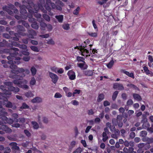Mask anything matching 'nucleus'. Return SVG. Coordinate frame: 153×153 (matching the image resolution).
Masks as SVG:
<instances>
[{"label":"nucleus","mask_w":153,"mask_h":153,"mask_svg":"<svg viewBox=\"0 0 153 153\" xmlns=\"http://www.w3.org/2000/svg\"><path fill=\"white\" fill-rule=\"evenodd\" d=\"M7 58L9 60L8 63L10 64V68L12 69L11 72L15 74H18L20 73H24L28 75L30 73L29 70L27 69H24L23 68H18L17 70H15L17 66L15 64L19 65L20 63V60L21 58L20 57L15 56V54H11L10 56H7Z\"/></svg>","instance_id":"nucleus-1"},{"label":"nucleus","mask_w":153,"mask_h":153,"mask_svg":"<svg viewBox=\"0 0 153 153\" xmlns=\"http://www.w3.org/2000/svg\"><path fill=\"white\" fill-rule=\"evenodd\" d=\"M10 85V82H6V85L8 86L1 85L0 88L3 91L4 94L5 95H10L11 94V91L14 92H17L19 91V88L17 87Z\"/></svg>","instance_id":"nucleus-2"},{"label":"nucleus","mask_w":153,"mask_h":153,"mask_svg":"<svg viewBox=\"0 0 153 153\" xmlns=\"http://www.w3.org/2000/svg\"><path fill=\"white\" fill-rule=\"evenodd\" d=\"M21 75H19L18 74H14L10 76V78L15 80L13 81L14 84L16 85H19L20 86L21 84H26L27 83V81L26 79L22 80L23 78L25 76V74L24 73H20Z\"/></svg>","instance_id":"nucleus-3"},{"label":"nucleus","mask_w":153,"mask_h":153,"mask_svg":"<svg viewBox=\"0 0 153 153\" xmlns=\"http://www.w3.org/2000/svg\"><path fill=\"white\" fill-rule=\"evenodd\" d=\"M2 102L0 101V120H3L9 124H13L14 121L12 119L8 118L6 117L7 113L5 109L2 108Z\"/></svg>","instance_id":"nucleus-4"},{"label":"nucleus","mask_w":153,"mask_h":153,"mask_svg":"<svg viewBox=\"0 0 153 153\" xmlns=\"http://www.w3.org/2000/svg\"><path fill=\"white\" fill-rule=\"evenodd\" d=\"M6 124V122L3 120H0V134H4V131L6 133H10L12 132V130L9 128L7 125H4Z\"/></svg>","instance_id":"nucleus-5"},{"label":"nucleus","mask_w":153,"mask_h":153,"mask_svg":"<svg viewBox=\"0 0 153 153\" xmlns=\"http://www.w3.org/2000/svg\"><path fill=\"white\" fill-rule=\"evenodd\" d=\"M19 51L18 48H11L8 49H4L3 51L5 53H9V56L11 54H15V56H17L19 54L18 52Z\"/></svg>","instance_id":"nucleus-6"},{"label":"nucleus","mask_w":153,"mask_h":153,"mask_svg":"<svg viewBox=\"0 0 153 153\" xmlns=\"http://www.w3.org/2000/svg\"><path fill=\"white\" fill-rule=\"evenodd\" d=\"M49 76L51 79L53 83L56 84L59 79V77L57 75L50 72H49Z\"/></svg>","instance_id":"nucleus-7"},{"label":"nucleus","mask_w":153,"mask_h":153,"mask_svg":"<svg viewBox=\"0 0 153 153\" xmlns=\"http://www.w3.org/2000/svg\"><path fill=\"white\" fill-rule=\"evenodd\" d=\"M113 88L115 89L119 90H123L124 89V87L122 84L118 83H115L114 84Z\"/></svg>","instance_id":"nucleus-8"},{"label":"nucleus","mask_w":153,"mask_h":153,"mask_svg":"<svg viewBox=\"0 0 153 153\" xmlns=\"http://www.w3.org/2000/svg\"><path fill=\"white\" fill-rule=\"evenodd\" d=\"M55 3L57 7L56 10L61 11L62 10V7L64 5L63 3L60 0H57L56 1Z\"/></svg>","instance_id":"nucleus-9"},{"label":"nucleus","mask_w":153,"mask_h":153,"mask_svg":"<svg viewBox=\"0 0 153 153\" xmlns=\"http://www.w3.org/2000/svg\"><path fill=\"white\" fill-rule=\"evenodd\" d=\"M17 32L18 33H20V35L24 36L25 35V34L24 33L21 32V31H25V30L23 26L18 25L17 26Z\"/></svg>","instance_id":"nucleus-10"},{"label":"nucleus","mask_w":153,"mask_h":153,"mask_svg":"<svg viewBox=\"0 0 153 153\" xmlns=\"http://www.w3.org/2000/svg\"><path fill=\"white\" fill-rule=\"evenodd\" d=\"M121 72L126 74L128 76L130 77L133 79L135 78L134 73L133 72L129 73V72L126 71L124 69H123L121 70Z\"/></svg>","instance_id":"nucleus-11"},{"label":"nucleus","mask_w":153,"mask_h":153,"mask_svg":"<svg viewBox=\"0 0 153 153\" xmlns=\"http://www.w3.org/2000/svg\"><path fill=\"white\" fill-rule=\"evenodd\" d=\"M68 75V76L69 78L71 80H74L75 79L76 75L74 72L72 71H69Z\"/></svg>","instance_id":"nucleus-12"},{"label":"nucleus","mask_w":153,"mask_h":153,"mask_svg":"<svg viewBox=\"0 0 153 153\" xmlns=\"http://www.w3.org/2000/svg\"><path fill=\"white\" fill-rule=\"evenodd\" d=\"M40 3L37 4L38 7L37 10H36V11H37L39 9H43V5L45 4V0H39Z\"/></svg>","instance_id":"nucleus-13"},{"label":"nucleus","mask_w":153,"mask_h":153,"mask_svg":"<svg viewBox=\"0 0 153 153\" xmlns=\"http://www.w3.org/2000/svg\"><path fill=\"white\" fill-rule=\"evenodd\" d=\"M82 62H83L82 63H77V66L82 69L83 70L87 69L88 67L87 65L86 64V63L85 61H84Z\"/></svg>","instance_id":"nucleus-14"},{"label":"nucleus","mask_w":153,"mask_h":153,"mask_svg":"<svg viewBox=\"0 0 153 153\" xmlns=\"http://www.w3.org/2000/svg\"><path fill=\"white\" fill-rule=\"evenodd\" d=\"M20 13L24 15L25 14H27V11L26 10V7L25 5H22L20 7Z\"/></svg>","instance_id":"nucleus-15"},{"label":"nucleus","mask_w":153,"mask_h":153,"mask_svg":"<svg viewBox=\"0 0 153 153\" xmlns=\"http://www.w3.org/2000/svg\"><path fill=\"white\" fill-rule=\"evenodd\" d=\"M28 32L29 34L28 36L31 38H33L34 36H36L37 34L36 32L32 29L28 30Z\"/></svg>","instance_id":"nucleus-16"},{"label":"nucleus","mask_w":153,"mask_h":153,"mask_svg":"<svg viewBox=\"0 0 153 153\" xmlns=\"http://www.w3.org/2000/svg\"><path fill=\"white\" fill-rule=\"evenodd\" d=\"M10 145L12 146V149H15L17 150H19V147L17 146V144L16 142H12L10 144Z\"/></svg>","instance_id":"nucleus-17"},{"label":"nucleus","mask_w":153,"mask_h":153,"mask_svg":"<svg viewBox=\"0 0 153 153\" xmlns=\"http://www.w3.org/2000/svg\"><path fill=\"white\" fill-rule=\"evenodd\" d=\"M133 96L134 99L138 101H141L142 100L141 96L138 94L134 93L133 94Z\"/></svg>","instance_id":"nucleus-18"},{"label":"nucleus","mask_w":153,"mask_h":153,"mask_svg":"<svg viewBox=\"0 0 153 153\" xmlns=\"http://www.w3.org/2000/svg\"><path fill=\"white\" fill-rule=\"evenodd\" d=\"M46 4L47 5H50L52 7V8L56 9L57 7L56 4L51 2L50 0H47L46 1Z\"/></svg>","instance_id":"nucleus-19"},{"label":"nucleus","mask_w":153,"mask_h":153,"mask_svg":"<svg viewBox=\"0 0 153 153\" xmlns=\"http://www.w3.org/2000/svg\"><path fill=\"white\" fill-rule=\"evenodd\" d=\"M42 101V100L41 98L38 97H36L33 98L31 100V102L33 103L36 102H40Z\"/></svg>","instance_id":"nucleus-20"},{"label":"nucleus","mask_w":153,"mask_h":153,"mask_svg":"<svg viewBox=\"0 0 153 153\" xmlns=\"http://www.w3.org/2000/svg\"><path fill=\"white\" fill-rule=\"evenodd\" d=\"M19 24L22 23L25 27L27 28L30 27V26L24 20L19 21L18 22Z\"/></svg>","instance_id":"nucleus-21"},{"label":"nucleus","mask_w":153,"mask_h":153,"mask_svg":"<svg viewBox=\"0 0 153 153\" xmlns=\"http://www.w3.org/2000/svg\"><path fill=\"white\" fill-rule=\"evenodd\" d=\"M12 117L14 122L16 123H18L19 122V119H18L19 116L16 113L13 114H12Z\"/></svg>","instance_id":"nucleus-22"},{"label":"nucleus","mask_w":153,"mask_h":153,"mask_svg":"<svg viewBox=\"0 0 153 153\" xmlns=\"http://www.w3.org/2000/svg\"><path fill=\"white\" fill-rule=\"evenodd\" d=\"M5 106L7 107L11 108L13 109H16V108L15 105H13L12 103L10 101H8L7 102Z\"/></svg>","instance_id":"nucleus-23"},{"label":"nucleus","mask_w":153,"mask_h":153,"mask_svg":"<svg viewBox=\"0 0 153 153\" xmlns=\"http://www.w3.org/2000/svg\"><path fill=\"white\" fill-rule=\"evenodd\" d=\"M55 18L57 19L58 22L59 23H62L63 20V16L62 15L56 16Z\"/></svg>","instance_id":"nucleus-24"},{"label":"nucleus","mask_w":153,"mask_h":153,"mask_svg":"<svg viewBox=\"0 0 153 153\" xmlns=\"http://www.w3.org/2000/svg\"><path fill=\"white\" fill-rule=\"evenodd\" d=\"M84 74L86 76H91L93 75V72L92 71L86 70L84 72Z\"/></svg>","instance_id":"nucleus-25"},{"label":"nucleus","mask_w":153,"mask_h":153,"mask_svg":"<svg viewBox=\"0 0 153 153\" xmlns=\"http://www.w3.org/2000/svg\"><path fill=\"white\" fill-rule=\"evenodd\" d=\"M150 126V124L147 121H146V122H144L142 126V127L144 129H148V128Z\"/></svg>","instance_id":"nucleus-26"},{"label":"nucleus","mask_w":153,"mask_h":153,"mask_svg":"<svg viewBox=\"0 0 153 153\" xmlns=\"http://www.w3.org/2000/svg\"><path fill=\"white\" fill-rule=\"evenodd\" d=\"M105 96L103 94H100L97 97V101L98 102H101L104 98Z\"/></svg>","instance_id":"nucleus-27"},{"label":"nucleus","mask_w":153,"mask_h":153,"mask_svg":"<svg viewBox=\"0 0 153 153\" xmlns=\"http://www.w3.org/2000/svg\"><path fill=\"white\" fill-rule=\"evenodd\" d=\"M28 17V21L30 22L33 23L34 22H35L36 19L33 18V15L31 14L27 15V16Z\"/></svg>","instance_id":"nucleus-28"},{"label":"nucleus","mask_w":153,"mask_h":153,"mask_svg":"<svg viewBox=\"0 0 153 153\" xmlns=\"http://www.w3.org/2000/svg\"><path fill=\"white\" fill-rule=\"evenodd\" d=\"M25 95L26 97L28 98L33 97L34 96L33 94L32 93L31 91H30L26 92L25 93Z\"/></svg>","instance_id":"nucleus-29"},{"label":"nucleus","mask_w":153,"mask_h":153,"mask_svg":"<svg viewBox=\"0 0 153 153\" xmlns=\"http://www.w3.org/2000/svg\"><path fill=\"white\" fill-rule=\"evenodd\" d=\"M127 86L128 87H129L131 88H133L135 90H139L138 88L136 85L132 84L129 83L127 85Z\"/></svg>","instance_id":"nucleus-30"},{"label":"nucleus","mask_w":153,"mask_h":153,"mask_svg":"<svg viewBox=\"0 0 153 153\" xmlns=\"http://www.w3.org/2000/svg\"><path fill=\"white\" fill-rule=\"evenodd\" d=\"M20 45L19 43L14 41L12 42L11 44H9L8 45L10 47H13V46L16 47H19Z\"/></svg>","instance_id":"nucleus-31"},{"label":"nucleus","mask_w":153,"mask_h":153,"mask_svg":"<svg viewBox=\"0 0 153 153\" xmlns=\"http://www.w3.org/2000/svg\"><path fill=\"white\" fill-rule=\"evenodd\" d=\"M114 61L113 59L111 60L110 62L106 65L107 67L108 68L110 69L113 66L114 64Z\"/></svg>","instance_id":"nucleus-32"},{"label":"nucleus","mask_w":153,"mask_h":153,"mask_svg":"<svg viewBox=\"0 0 153 153\" xmlns=\"http://www.w3.org/2000/svg\"><path fill=\"white\" fill-rule=\"evenodd\" d=\"M30 71L32 74V75L34 76L36 74L37 70L33 66L30 68Z\"/></svg>","instance_id":"nucleus-33"},{"label":"nucleus","mask_w":153,"mask_h":153,"mask_svg":"<svg viewBox=\"0 0 153 153\" xmlns=\"http://www.w3.org/2000/svg\"><path fill=\"white\" fill-rule=\"evenodd\" d=\"M102 136L103 137L102 141L104 142H105L108 139V137L107 136L106 133L105 132H103Z\"/></svg>","instance_id":"nucleus-34"},{"label":"nucleus","mask_w":153,"mask_h":153,"mask_svg":"<svg viewBox=\"0 0 153 153\" xmlns=\"http://www.w3.org/2000/svg\"><path fill=\"white\" fill-rule=\"evenodd\" d=\"M32 27L35 29H38L39 26L36 22H33L31 25Z\"/></svg>","instance_id":"nucleus-35"},{"label":"nucleus","mask_w":153,"mask_h":153,"mask_svg":"<svg viewBox=\"0 0 153 153\" xmlns=\"http://www.w3.org/2000/svg\"><path fill=\"white\" fill-rule=\"evenodd\" d=\"M118 91H115L114 92L112 96V99L113 101H114L115 100L117 97V96L118 95Z\"/></svg>","instance_id":"nucleus-36"},{"label":"nucleus","mask_w":153,"mask_h":153,"mask_svg":"<svg viewBox=\"0 0 153 153\" xmlns=\"http://www.w3.org/2000/svg\"><path fill=\"white\" fill-rule=\"evenodd\" d=\"M31 124L33 126L34 128L35 129H37L39 128V126L38 123L35 121H32Z\"/></svg>","instance_id":"nucleus-37"},{"label":"nucleus","mask_w":153,"mask_h":153,"mask_svg":"<svg viewBox=\"0 0 153 153\" xmlns=\"http://www.w3.org/2000/svg\"><path fill=\"white\" fill-rule=\"evenodd\" d=\"M42 17L44 19L47 21L49 22L50 20V17L48 15L44 14L42 15Z\"/></svg>","instance_id":"nucleus-38"},{"label":"nucleus","mask_w":153,"mask_h":153,"mask_svg":"<svg viewBox=\"0 0 153 153\" xmlns=\"http://www.w3.org/2000/svg\"><path fill=\"white\" fill-rule=\"evenodd\" d=\"M80 9L79 7V6L77 7L76 9L73 11V14L75 15H78L79 13Z\"/></svg>","instance_id":"nucleus-39"},{"label":"nucleus","mask_w":153,"mask_h":153,"mask_svg":"<svg viewBox=\"0 0 153 153\" xmlns=\"http://www.w3.org/2000/svg\"><path fill=\"white\" fill-rule=\"evenodd\" d=\"M40 26L41 27V29L42 30H45V28L47 27V24L43 22H41L40 23Z\"/></svg>","instance_id":"nucleus-40"},{"label":"nucleus","mask_w":153,"mask_h":153,"mask_svg":"<svg viewBox=\"0 0 153 153\" xmlns=\"http://www.w3.org/2000/svg\"><path fill=\"white\" fill-rule=\"evenodd\" d=\"M29 108V106L25 103H23L20 108L22 109H27Z\"/></svg>","instance_id":"nucleus-41"},{"label":"nucleus","mask_w":153,"mask_h":153,"mask_svg":"<svg viewBox=\"0 0 153 153\" xmlns=\"http://www.w3.org/2000/svg\"><path fill=\"white\" fill-rule=\"evenodd\" d=\"M88 34L90 36L94 37H96L97 36V33H90L88 32Z\"/></svg>","instance_id":"nucleus-42"},{"label":"nucleus","mask_w":153,"mask_h":153,"mask_svg":"<svg viewBox=\"0 0 153 153\" xmlns=\"http://www.w3.org/2000/svg\"><path fill=\"white\" fill-rule=\"evenodd\" d=\"M119 120L116 118H113L112 120V123L115 126L117 125Z\"/></svg>","instance_id":"nucleus-43"},{"label":"nucleus","mask_w":153,"mask_h":153,"mask_svg":"<svg viewBox=\"0 0 153 153\" xmlns=\"http://www.w3.org/2000/svg\"><path fill=\"white\" fill-rule=\"evenodd\" d=\"M31 49L34 51L38 52H39V50L38 48L35 46H31L30 47Z\"/></svg>","instance_id":"nucleus-44"},{"label":"nucleus","mask_w":153,"mask_h":153,"mask_svg":"<svg viewBox=\"0 0 153 153\" xmlns=\"http://www.w3.org/2000/svg\"><path fill=\"white\" fill-rule=\"evenodd\" d=\"M82 151V149L81 148L79 147L74 151L73 153H81Z\"/></svg>","instance_id":"nucleus-45"},{"label":"nucleus","mask_w":153,"mask_h":153,"mask_svg":"<svg viewBox=\"0 0 153 153\" xmlns=\"http://www.w3.org/2000/svg\"><path fill=\"white\" fill-rule=\"evenodd\" d=\"M92 23L93 27L94 29H95V31H97L98 30V27L97 25L95 24V21L94 20H93L92 21Z\"/></svg>","instance_id":"nucleus-46"},{"label":"nucleus","mask_w":153,"mask_h":153,"mask_svg":"<svg viewBox=\"0 0 153 153\" xmlns=\"http://www.w3.org/2000/svg\"><path fill=\"white\" fill-rule=\"evenodd\" d=\"M147 132L146 131H143L140 132V136L142 137H145L147 134Z\"/></svg>","instance_id":"nucleus-47"},{"label":"nucleus","mask_w":153,"mask_h":153,"mask_svg":"<svg viewBox=\"0 0 153 153\" xmlns=\"http://www.w3.org/2000/svg\"><path fill=\"white\" fill-rule=\"evenodd\" d=\"M36 82V81L35 78L34 77H33L31 78L30 82V84L31 85H34L35 84Z\"/></svg>","instance_id":"nucleus-48"},{"label":"nucleus","mask_w":153,"mask_h":153,"mask_svg":"<svg viewBox=\"0 0 153 153\" xmlns=\"http://www.w3.org/2000/svg\"><path fill=\"white\" fill-rule=\"evenodd\" d=\"M147 130L150 133H152L153 132V124H151V127H149Z\"/></svg>","instance_id":"nucleus-49"},{"label":"nucleus","mask_w":153,"mask_h":153,"mask_svg":"<svg viewBox=\"0 0 153 153\" xmlns=\"http://www.w3.org/2000/svg\"><path fill=\"white\" fill-rule=\"evenodd\" d=\"M24 133L25 134L26 136L29 137L30 136L31 134L29 131L27 129H25L24 130Z\"/></svg>","instance_id":"nucleus-50"},{"label":"nucleus","mask_w":153,"mask_h":153,"mask_svg":"<svg viewBox=\"0 0 153 153\" xmlns=\"http://www.w3.org/2000/svg\"><path fill=\"white\" fill-rule=\"evenodd\" d=\"M85 59L82 57L78 56L77 57V60L78 62H83L84 61Z\"/></svg>","instance_id":"nucleus-51"},{"label":"nucleus","mask_w":153,"mask_h":153,"mask_svg":"<svg viewBox=\"0 0 153 153\" xmlns=\"http://www.w3.org/2000/svg\"><path fill=\"white\" fill-rule=\"evenodd\" d=\"M62 27L65 30H68L70 28L69 25L68 24H66L63 25L62 26Z\"/></svg>","instance_id":"nucleus-52"},{"label":"nucleus","mask_w":153,"mask_h":153,"mask_svg":"<svg viewBox=\"0 0 153 153\" xmlns=\"http://www.w3.org/2000/svg\"><path fill=\"white\" fill-rule=\"evenodd\" d=\"M135 136V133L133 132H131L129 134V137L131 139L134 138Z\"/></svg>","instance_id":"nucleus-53"},{"label":"nucleus","mask_w":153,"mask_h":153,"mask_svg":"<svg viewBox=\"0 0 153 153\" xmlns=\"http://www.w3.org/2000/svg\"><path fill=\"white\" fill-rule=\"evenodd\" d=\"M23 60L26 62L28 61L30 59V57L28 56H25L23 57Z\"/></svg>","instance_id":"nucleus-54"},{"label":"nucleus","mask_w":153,"mask_h":153,"mask_svg":"<svg viewBox=\"0 0 153 153\" xmlns=\"http://www.w3.org/2000/svg\"><path fill=\"white\" fill-rule=\"evenodd\" d=\"M46 43L48 44L53 45L54 44V41L52 39H51L48 41Z\"/></svg>","instance_id":"nucleus-55"},{"label":"nucleus","mask_w":153,"mask_h":153,"mask_svg":"<svg viewBox=\"0 0 153 153\" xmlns=\"http://www.w3.org/2000/svg\"><path fill=\"white\" fill-rule=\"evenodd\" d=\"M107 1V0H102L101 1H98V3L102 5L103 4L106 3Z\"/></svg>","instance_id":"nucleus-56"},{"label":"nucleus","mask_w":153,"mask_h":153,"mask_svg":"<svg viewBox=\"0 0 153 153\" xmlns=\"http://www.w3.org/2000/svg\"><path fill=\"white\" fill-rule=\"evenodd\" d=\"M21 53L25 56H28L29 55V53L27 51H21Z\"/></svg>","instance_id":"nucleus-57"},{"label":"nucleus","mask_w":153,"mask_h":153,"mask_svg":"<svg viewBox=\"0 0 153 153\" xmlns=\"http://www.w3.org/2000/svg\"><path fill=\"white\" fill-rule=\"evenodd\" d=\"M110 104V103L107 100H105L104 101L103 105L105 107L109 105Z\"/></svg>","instance_id":"nucleus-58"},{"label":"nucleus","mask_w":153,"mask_h":153,"mask_svg":"<svg viewBox=\"0 0 153 153\" xmlns=\"http://www.w3.org/2000/svg\"><path fill=\"white\" fill-rule=\"evenodd\" d=\"M28 11L29 13V14H27V15L28 14H31L32 15H33V14L34 13V11L33 10V9L32 7H30V8L28 9Z\"/></svg>","instance_id":"nucleus-59"},{"label":"nucleus","mask_w":153,"mask_h":153,"mask_svg":"<svg viewBox=\"0 0 153 153\" xmlns=\"http://www.w3.org/2000/svg\"><path fill=\"white\" fill-rule=\"evenodd\" d=\"M148 59L150 61V63L153 62V58L152 56L149 55L148 56Z\"/></svg>","instance_id":"nucleus-60"},{"label":"nucleus","mask_w":153,"mask_h":153,"mask_svg":"<svg viewBox=\"0 0 153 153\" xmlns=\"http://www.w3.org/2000/svg\"><path fill=\"white\" fill-rule=\"evenodd\" d=\"M51 70L52 71L55 73H56L57 71L58 70V68L57 67L54 66L52 67L51 68Z\"/></svg>","instance_id":"nucleus-61"},{"label":"nucleus","mask_w":153,"mask_h":153,"mask_svg":"<svg viewBox=\"0 0 153 153\" xmlns=\"http://www.w3.org/2000/svg\"><path fill=\"white\" fill-rule=\"evenodd\" d=\"M62 95L59 93H56L54 97L56 98H61Z\"/></svg>","instance_id":"nucleus-62"},{"label":"nucleus","mask_w":153,"mask_h":153,"mask_svg":"<svg viewBox=\"0 0 153 153\" xmlns=\"http://www.w3.org/2000/svg\"><path fill=\"white\" fill-rule=\"evenodd\" d=\"M20 87H21L23 89H28L29 88L28 86L26 85H21L20 86Z\"/></svg>","instance_id":"nucleus-63"},{"label":"nucleus","mask_w":153,"mask_h":153,"mask_svg":"<svg viewBox=\"0 0 153 153\" xmlns=\"http://www.w3.org/2000/svg\"><path fill=\"white\" fill-rule=\"evenodd\" d=\"M129 153H136V152H134L133 151L134 149L133 147H129Z\"/></svg>","instance_id":"nucleus-64"}]
</instances>
